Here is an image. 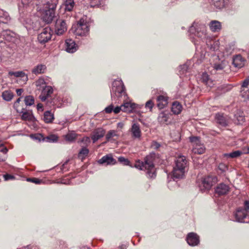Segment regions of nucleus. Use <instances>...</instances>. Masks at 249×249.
Returning <instances> with one entry per match:
<instances>
[{"instance_id": "1", "label": "nucleus", "mask_w": 249, "mask_h": 249, "mask_svg": "<svg viewBox=\"0 0 249 249\" xmlns=\"http://www.w3.org/2000/svg\"><path fill=\"white\" fill-rule=\"evenodd\" d=\"M174 162L173 170L167 176L168 183L171 181V179L174 181L176 179L182 178L185 176L189 165L187 158L182 155L176 157Z\"/></svg>"}, {"instance_id": "2", "label": "nucleus", "mask_w": 249, "mask_h": 249, "mask_svg": "<svg viewBox=\"0 0 249 249\" xmlns=\"http://www.w3.org/2000/svg\"><path fill=\"white\" fill-rule=\"evenodd\" d=\"M111 99L115 103L127 99L125 89L122 80H115L112 83L111 90Z\"/></svg>"}, {"instance_id": "3", "label": "nucleus", "mask_w": 249, "mask_h": 249, "mask_svg": "<svg viewBox=\"0 0 249 249\" xmlns=\"http://www.w3.org/2000/svg\"><path fill=\"white\" fill-rule=\"evenodd\" d=\"M189 31L191 34H194L195 36L200 40L205 42L206 45H209V42L211 40L212 36L208 35L205 24L194 22Z\"/></svg>"}, {"instance_id": "4", "label": "nucleus", "mask_w": 249, "mask_h": 249, "mask_svg": "<svg viewBox=\"0 0 249 249\" xmlns=\"http://www.w3.org/2000/svg\"><path fill=\"white\" fill-rule=\"evenodd\" d=\"M135 167L141 170H147V174L150 178H154L156 177L154 165L151 156H146L143 161H137Z\"/></svg>"}, {"instance_id": "5", "label": "nucleus", "mask_w": 249, "mask_h": 249, "mask_svg": "<svg viewBox=\"0 0 249 249\" xmlns=\"http://www.w3.org/2000/svg\"><path fill=\"white\" fill-rule=\"evenodd\" d=\"M71 30L75 36H84L89 32V27L88 23L81 18L76 25L72 26Z\"/></svg>"}, {"instance_id": "6", "label": "nucleus", "mask_w": 249, "mask_h": 249, "mask_svg": "<svg viewBox=\"0 0 249 249\" xmlns=\"http://www.w3.org/2000/svg\"><path fill=\"white\" fill-rule=\"evenodd\" d=\"M217 181V179L215 176H207L202 179L201 183L199 185L200 189L204 192L208 191Z\"/></svg>"}, {"instance_id": "7", "label": "nucleus", "mask_w": 249, "mask_h": 249, "mask_svg": "<svg viewBox=\"0 0 249 249\" xmlns=\"http://www.w3.org/2000/svg\"><path fill=\"white\" fill-rule=\"evenodd\" d=\"M189 139L192 144V152L194 153L201 154L204 152L205 148L203 144L201 143L199 137H191Z\"/></svg>"}, {"instance_id": "8", "label": "nucleus", "mask_w": 249, "mask_h": 249, "mask_svg": "<svg viewBox=\"0 0 249 249\" xmlns=\"http://www.w3.org/2000/svg\"><path fill=\"white\" fill-rule=\"evenodd\" d=\"M233 215L236 222L245 223L249 221V214L242 207L237 208Z\"/></svg>"}, {"instance_id": "9", "label": "nucleus", "mask_w": 249, "mask_h": 249, "mask_svg": "<svg viewBox=\"0 0 249 249\" xmlns=\"http://www.w3.org/2000/svg\"><path fill=\"white\" fill-rule=\"evenodd\" d=\"M67 20L63 18L57 19L55 24V33L58 36L63 35L67 30Z\"/></svg>"}, {"instance_id": "10", "label": "nucleus", "mask_w": 249, "mask_h": 249, "mask_svg": "<svg viewBox=\"0 0 249 249\" xmlns=\"http://www.w3.org/2000/svg\"><path fill=\"white\" fill-rule=\"evenodd\" d=\"M51 37V29L49 28H45L43 29L42 32L38 35L37 39L40 43L44 44L50 40Z\"/></svg>"}, {"instance_id": "11", "label": "nucleus", "mask_w": 249, "mask_h": 249, "mask_svg": "<svg viewBox=\"0 0 249 249\" xmlns=\"http://www.w3.org/2000/svg\"><path fill=\"white\" fill-rule=\"evenodd\" d=\"M55 17V11L50 9H45L42 15L43 20L47 23L52 22Z\"/></svg>"}, {"instance_id": "12", "label": "nucleus", "mask_w": 249, "mask_h": 249, "mask_svg": "<svg viewBox=\"0 0 249 249\" xmlns=\"http://www.w3.org/2000/svg\"><path fill=\"white\" fill-rule=\"evenodd\" d=\"M186 241L191 246H197L199 243V237L196 233L190 232L186 237Z\"/></svg>"}, {"instance_id": "13", "label": "nucleus", "mask_w": 249, "mask_h": 249, "mask_svg": "<svg viewBox=\"0 0 249 249\" xmlns=\"http://www.w3.org/2000/svg\"><path fill=\"white\" fill-rule=\"evenodd\" d=\"M156 100L157 107L160 109L166 107L168 104V97L165 94L158 96Z\"/></svg>"}, {"instance_id": "14", "label": "nucleus", "mask_w": 249, "mask_h": 249, "mask_svg": "<svg viewBox=\"0 0 249 249\" xmlns=\"http://www.w3.org/2000/svg\"><path fill=\"white\" fill-rule=\"evenodd\" d=\"M105 130L102 128L99 127L95 129L91 135V138L93 143H95L100 138L103 137L105 134Z\"/></svg>"}, {"instance_id": "15", "label": "nucleus", "mask_w": 249, "mask_h": 249, "mask_svg": "<svg viewBox=\"0 0 249 249\" xmlns=\"http://www.w3.org/2000/svg\"><path fill=\"white\" fill-rule=\"evenodd\" d=\"M98 162L106 165H114L116 163V160L113 158L111 154H108L103 156L98 160Z\"/></svg>"}, {"instance_id": "16", "label": "nucleus", "mask_w": 249, "mask_h": 249, "mask_svg": "<svg viewBox=\"0 0 249 249\" xmlns=\"http://www.w3.org/2000/svg\"><path fill=\"white\" fill-rule=\"evenodd\" d=\"M245 59L240 54L234 56L232 58V64L238 69H240L244 66Z\"/></svg>"}, {"instance_id": "17", "label": "nucleus", "mask_w": 249, "mask_h": 249, "mask_svg": "<svg viewBox=\"0 0 249 249\" xmlns=\"http://www.w3.org/2000/svg\"><path fill=\"white\" fill-rule=\"evenodd\" d=\"M77 46L75 41L71 39H67L65 41V50L69 53H73L76 51Z\"/></svg>"}, {"instance_id": "18", "label": "nucleus", "mask_w": 249, "mask_h": 249, "mask_svg": "<svg viewBox=\"0 0 249 249\" xmlns=\"http://www.w3.org/2000/svg\"><path fill=\"white\" fill-rule=\"evenodd\" d=\"M53 92V89L51 86H45L42 89L39 98L40 100L44 102L47 99V98L50 97Z\"/></svg>"}, {"instance_id": "19", "label": "nucleus", "mask_w": 249, "mask_h": 249, "mask_svg": "<svg viewBox=\"0 0 249 249\" xmlns=\"http://www.w3.org/2000/svg\"><path fill=\"white\" fill-rule=\"evenodd\" d=\"M215 119L217 124L221 126H226L228 124L229 117L222 113H217L215 115Z\"/></svg>"}, {"instance_id": "20", "label": "nucleus", "mask_w": 249, "mask_h": 249, "mask_svg": "<svg viewBox=\"0 0 249 249\" xmlns=\"http://www.w3.org/2000/svg\"><path fill=\"white\" fill-rule=\"evenodd\" d=\"M14 33L11 30L8 29L2 30V28H1L0 36H1L0 38L3 40V41L4 40L9 41H11L12 38L14 36Z\"/></svg>"}, {"instance_id": "21", "label": "nucleus", "mask_w": 249, "mask_h": 249, "mask_svg": "<svg viewBox=\"0 0 249 249\" xmlns=\"http://www.w3.org/2000/svg\"><path fill=\"white\" fill-rule=\"evenodd\" d=\"M229 190L228 185L224 183H220L215 188V192L219 196L224 195L229 191Z\"/></svg>"}, {"instance_id": "22", "label": "nucleus", "mask_w": 249, "mask_h": 249, "mask_svg": "<svg viewBox=\"0 0 249 249\" xmlns=\"http://www.w3.org/2000/svg\"><path fill=\"white\" fill-rule=\"evenodd\" d=\"M212 2L215 8L221 9L228 5L231 2V0H212Z\"/></svg>"}, {"instance_id": "23", "label": "nucleus", "mask_w": 249, "mask_h": 249, "mask_svg": "<svg viewBox=\"0 0 249 249\" xmlns=\"http://www.w3.org/2000/svg\"><path fill=\"white\" fill-rule=\"evenodd\" d=\"M211 31L213 32H218L221 29V23L217 20H212L209 23Z\"/></svg>"}, {"instance_id": "24", "label": "nucleus", "mask_w": 249, "mask_h": 249, "mask_svg": "<svg viewBox=\"0 0 249 249\" xmlns=\"http://www.w3.org/2000/svg\"><path fill=\"white\" fill-rule=\"evenodd\" d=\"M131 132L133 137L135 138H139L141 136V131L140 125L138 124L134 123L132 124Z\"/></svg>"}, {"instance_id": "25", "label": "nucleus", "mask_w": 249, "mask_h": 249, "mask_svg": "<svg viewBox=\"0 0 249 249\" xmlns=\"http://www.w3.org/2000/svg\"><path fill=\"white\" fill-rule=\"evenodd\" d=\"M10 20V17L8 13L2 9H0V24L1 23L7 24Z\"/></svg>"}, {"instance_id": "26", "label": "nucleus", "mask_w": 249, "mask_h": 249, "mask_svg": "<svg viewBox=\"0 0 249 249\" xmlns=\"http://www.w3.org/2000/svg\"><path fill=\"white\" fill-rule=\"evenodd\" d=\"M46 70V66L43 64H38L32 70V72L36 75L44 73Z\"/></svg>"}, {"instance_id": "27", "label": "nucleus", "mask_w": 249, "mask_h": 249, "mask_svg": "<svg viewBox=\"0 0 249 249\" xmlns=\"http://www.w3.org/2000/svg\"><path fill=\"white\" fill-rule=\"evenodd\" d=\"M18 112L22 113L21 118L23 120L33 121L35 119L32 113L26 111L24 108H22L21 111H19Z\"/></svg>"}, {"instance_id": "28", "label": "nucleus", "mask_w": 249, "mask_h": 249, "mask_svg": "<svg viewBox=\"0 0 249 249\" xmlns=\"http://www.w3.org/2000/svg\"><path fill=\"white\" fill-rule=\"evenodd\" d=\"M135 105H132V103L129 102H126L124 103L121 106L122 111L125 112L131 113L134 111V107Z\"/></svg>"}, {"instance_id": "29", "label": "nucleus", "mask_w": 249, "mask_h": 249, "mask_svg": "<svg viewBox=\"0 0 249 249\" xmlns=\"http://www.w3.org/2000/svg\"><path fill=\"white\" fill-rule=\"evenodd\" d=\"M169 113L166 111H162L159 114L158 122L160 124H166L169 119Z\"/></svg>"}, {"instance_id": "30", "label": "nucleus", "mask_w": 249, "mask_h": 249, "mask_svg": "<svg viewBox=\"0 0 249 249\" xmlns=\"http://www.w3.org/2000/svg\"><path fill=\"white\" fill-rule=\"evenodd\" d=\"M115 137H118V134L116 131L114 130H110L108 131L106 135V139L107 141L104 143H107V142H114L115 140L113 138Z\"/></svg>"}, {"instance_id": "31", "label": "nucleus", "mask_w": 249, "mask_h": 249, "mask_svg": "<svg viewBox=\"0 0 249 249\" xmlns=\"http://www.w3.org/2000/svg\"><path fill=\"white\" fill-rule=\"evenodd\" d=\"M182 110V106L178 102H175L172 104L171 110L174 114H179Z\"/></svg>"}, {"instance_id": "32", "label": "nucleus", "mask_w": 249, "mask_h": 249, "mask_svg": "<svg viewBox=\"0 0 249 249\" xmlns=\"http://www.w3.org/2000/svg\"><path fill=\"white\" fill-rule=\"evenodd\" d=\"M53 114L51 111H46L44 113L43 120L46 123H50L54 120Z\"/></svg>"}, {"instance_id": "33", "label": "nucleus", "mask_w": 249, "mask_h": 249, "mask_svg": "<svg viewBox=\"0 0 249 249\" xmlns=\"http://www.w3.org/2000/svg\"><path fill=\"white\" fill-rule=\"evenodd\" d=\"M58 3V0H48L45 4V8L55 11Z\"/></svg>"}, {"instance_id": "34", "label": "nucleus", "mask_w": 249, "mask_h": 249, "mask_svg": "<svg viewBox=\"0 0 249 249\" xmlns=\"http://www.w3.org/2000/svg\"><path fill=\"white\" fill-rule=\"evenodd\" d=\"M8 74L10 76L14 75L16 77H21L23 78L24 81H27L28 79L27 75L22 71H18L15 72L10 71L8 72Z\"/></svg>"}, {"instance_id": "35", "label": "nucleus", "mask_w": 249, "mask_h": 249, "mask_svg": "<svg viewBox=\"0 0 249 249\" xmlns=\"http://www.w3.org/2000/svg\"><path fill=\"white\" fill-rule=\"evenodd\" d=\"M1 96L4 100L9 102L13 99L14 94L11 90H6L2 93Z\"/></svg>"}, {"instance_id": "36", "label": "nucleus", "mask_w": 249, "mask_h": 249, "mask_svg": "<svg viewBox=\"0 0 249 249\" xmlns=\"http://www.w3.org/2000/svg\"><path fill=\"white\" fill-rule=\"evenodd\" d=\"M75 5L74 0H66L65 2V10L71 12Z\"/></svg>"}, {"instance_id": "37", "label": "nucleus", "mask_w": 249, "mask_h": 249, "mask_svg": "<svg viewBox=\"0 0 249 249\" xmlns=\"http://www.w3.org/2000/svg\"><path fill=\"white\" fill-rule=\"evenodd\" d=\"M77 137L76 134L73 131H69L65 136V140L69 142H73L75 141Z\"/></svg>"}, {"instance_id": "38", "label": "nucleus", "mask_w": 249, "mask_h": 249, "mask_svg": "<svg viewBox=\"0 0 249 249\" xmlns=\"http://www.w3.org/2000/svg\"><path fill=\"white\" fill-rule=\"evenodd\" d=\"M209 45H207L208 47L212 51H216L219 49V43L218 41L213 40L212 37L211 40L209 42Z\"/></svg>"}, {"instance_id": "39", "label": "nucleus", "mask_w": 249, "mask_h": 249, "mask_svg": "<svg viewBox=\"0 0 249 249\" xmlns=\"http://www.w3.org/2000/svg\"><path fill=\"white\" fill-rule=\"evenodd\" d=\"M201 80L202 82L206 85L211 87L212 85V81L209 78L208 74L204 72L201 75Z\"/></svg>"}, {"instance_id": "40", "label": "nucleus", "mask_w": 249, "mask_h": 249, "mask_svg": "<svg viewBox=\"0 0 249 249\" xmlns=\"http://www.w3.org/2000/svg\"><path fill=\"white\" fill-rule=\"evenodd\" d=\"M242 154V151L237 150L229 153H225L224 156L227 158H236L239 157Z\"/></svg>"}, {"instance_id": "41", "label": "nucleus", "mask_w": 249, "mask_h": 249, "mask_svg": "<svg viewBox=\"0 0 249 249\" xmlns=\"http://www.w3.org/2000/svg\"><path fill=\"white\" fill-rule=\"evenodd\" d=\"M24 102L27 106H31L34 104L35 99L33 96L28 95L24 98Z\"/></svg>"}, {"instance_id": "42", "label": "nucleus", "mask_w": 249, "mask_h": 249, "mask_svg": "<svg viewBox=\"0 0 249 249\" xmlns=\"http://www.w3.org/2000/svg\"><path fill=\"white\" fill-rule=\"evenodd\" d=\"M240 95L244 99H247L249 98V89L241 88Z\"/></svg>"}, {"instance_id": "43", "label": "nucleus", "mask_w": 249, "mask_h": 249, "mask_svg": "<svg viewBox=\"0 0 249 249\" xmlns=\"http://www.w3.org/2000/svg\"><path fill=\"white\" fill-rule=\"evenodd\" d=\"M89 153V150L86 147H82L81 149L80 150L78 157L80 158L83 159L86 157Z\"/></svg>"}, {"instance_id": "44", "label": "nucleus", "mask_w": 249, "mask_h": 249, "mask_svg": "<svg viewBox=\"0 0 249 249\" xmlns=\"http://www.w3.org/2000/svg\"><path fill=\"white\" fill-rule=\"evenodd\" d=\"M57 140L58 137L54 135H51L42 139L43 141H46L49 142H55L57 141Z\"/></svg>"}, {"instance_id": "45", "label": "nucleus", "mask_w": 249, "mask_h": 249, "mask_svg": "<svg viewBox=\"0 0 249 249\" xmlns=\"http://www.w3.org/2000/svg\"><path fill=\"white\" fill-rule=\"evenodd\" d=\"M104 5L103 0H94L90 2V6L91 7H102Z\"/></svg>"}, {"instance_id": "46", "label": "nucleus", "mask_w": 249, "mask_h": 249, "mask_svg": "<svg viewBox=\"0 0 249 249\" xmlns=\"http://www.w3.org/2000/svg\"><path fill=\"white\" fill-rule=\"evenodd\" d=\"M226 62L222 61L220 63H216L214 64L213 68L216 71H221L223 70L226 67Z\"/></svg>"}, {"instance_id": "47", "label": "nucleus", "mask_w": 249, "mask_h": 249, "mask_svg": "<svg viewBox=\"0 0 249 249\" xmlns=\"http://www.w3.org/2000/svg\"><path fill=\"white\" fill-rule=\"evenodd\" d=\"M188 69V66L186 64L180 65L179 67V74L181 75L186 74Z\"/></svg>"}, {"instance_id": "48", "label": "nucleus", "mask_w": 249, "mask_h": 249, "mask_svg": "<svg viewBox=\"0 0 249 249\" xmlns=\"http://www.w3.org/2000/svg\"><path fill=\"white\" fill-rule=\"evenodd\" d=\"M154 105V102L152 100H149L146 102L145 108L146 109H149L150 111H152Z\"/></svg>"}, {"instance_id": "49", "label": "nucleus", "mask_w": 249, "mask_h": 249, "mask_svg": "<svg viewBox=\"0 0 249 249\" xmlns=\"http://www.w3.org/2000/svg\"><path fill=\"white\" fill-rule=\"evenodd\" d=\"M118 160L120 162L123 163L124 165H128L130 163L129 160L127 159H125L123 157H119Z\"/></svg>"}, {"instance_id": "50", "label": "nucleus", "mask_w": 249, "mask_h": 249, "mask_svg": "<svg viewBox=\"0 0 249 249\" xmlns=\"http://www.w3.org/2000/svg\"><path fill=\"white\" fill-rule=\"evenodd\" d=\"M151 146L152 148L157 150L160 147L161 145L160 143L158 142H157L153 141L152 142Z\"/></svg>"}, {"instance_id": "51", "label": "nucleus", "mask_w": 249, "mask_h": 249, "mask_svg": "<svg viewBox=\"0 0 249 249\" xmlns=\"http://www.w3.org/2000/svg\"><path fill=\"white\" fill-rule=\"evenodd\" d=\"M27 180L28 181L32 182L36 184H40L41 182V180L37 178H28L27 179Z\"/></svg>"}, {"instance_id": "52", "label": "nucleus", "mask_w": 249, "mask_h": 249, "mask_svg": "<svg viewBox=\"0 0 249 249\" xmlns=\"http://www.w3.org/2000/svg\"><path fill=\"white\" fill-rule=\"evenodd\" d=\"M72 16L71 12H69L68 11H66L65 10V12L63 15V17L62 18L66 19L67 21H68V18H70Z\"/></svg>"}, {"instance_id": "53", "label": "nucleus", "mask_w": 249, "mask_h": 249, "mask_svg": "<svg viewBox=\"0 0 249 249\" xmlns=\"http://www.w3.org/2000/svg\"><path fill=\"white\" fill-rule=\"evenodd\" d=\"M248 86H249V76L243 81L241 88L249 89Z\"/></svg>"}, {"instance_id": "54", "label": "nucleus", "mask_w": 249, "mask_h": 249, "mask_svg": "<svg viewBox=\"0 0 249 249\" xmlns=\"http://www.w3.org/2000/svg\"><path fill=\"white\" fill-rule=\"evenodd\" d=\"M242 208L249 214V200L244 202Z\"/></svg>"}, {"instance_id": "55", "label": "nucleus", "mask_w": 249, "mask_h": 249, "mask_svg": "<svg viewBox=\"0 0 249 249\" xmlns=\"http://www.w3.org/2000/svg\"><path fill=\"white\" fill-rule=\"evenodd\" d=\"M113 106L111 104L105 108V111L107 113H110L113 111Z\"/></svg>"}, {"instance_id": "56", "label": "nucleus", "mask_w": 249, "mask_h": 249, "mask_svg": "<svg viewBox=\"0 0 249 249\" xmlns=\"http://www.w3.org/2000/svg\"><path fill=\"white\" fill-rule=\"evenodd\" d=\"M90 142V140L89 137H85L83 138V139L81 140V142H84L85 144H88Z\"/></svg>"}, {"instance_id": "57", "label": "nucleus", "mask_w": 249, "mask_h": 249, "mask_svg": "<svg viewBox=\"0 0 249 249\" xmlns=\"http://www.w3.org/2000/svg\"><path fill=\"white\" fill-rule=\"evenodd\" d=\"M21 97H19L18 98L17 100L14 103V107L16 109L17 112H19V110H18V104L21 101Z\"/></svg>"}, {"instance_id": "58", "label": "nucleus", "mask_w": 249, "mask_h": 249, "mask_svg": "<svg viewBox=\"0 0 249 249\" xmlns=\"http://www.w3.org/2000/svg\"><path fill=\"white\" fill-rule=\"evenodd\" d=\"M122 110V106H117L116 107H115L114 108H113V112L115 113V114H118L119 113L120 111Z\"/></svg>"}, {"instance_id": "59", "label": "nucleus", "mask_w": 249, "mask_h": 249, "mask_svg": "<svg viewBox=\"0 0 249 249\" xmlns=\"http://www.w3.org/2000/svg\"><path fill=\"white\" fill-rule=\"evenodd\" d=\"M3 178L5 180H8L9 179H13L15 177L13 176H12L9 174H5L3 176Z\"/></svg>"}, {"instance_id": "60", "label": "nucleus", "mask_w": 249, "mask_h": 249, "mask_svg": "<svg viewBox=\"0 0 249 249\" xmlns=\"http://www.w3.org/2000/svg\"><path fill=\"white\" fill-rule=\"evenodd\" d=\"M44 84H45V82L43 79H39L36 83L37 86H41Z\"/></svg>"}, {"instance_id": "61", "label": "nucleus", "mask_w": 249, "mask_h": 249, "mask_svg": "<svg viewBox=\"0 0 249 249\" xmlns=\"http://www.w3.org/2000/svg\"><path fill=\"white\" fill-rule=\"evenodd\" d=\"M238 123L241 124L242 123L245 122V118L243 116H239V118H237Z\"/></svg>"}, {"instance_id": "62", "label": "nucleus", "mask_w": 249, "mask_h": 249, "mask_svg": "<svg viewBox=\"0 0 249 249\" xmlns=\"http://www.w3.org/2000/svg\"><path fill=\"white\" fill-rule=\"evenodd\" d=\"M42 138L43 136L40 134H38L36 135L34 137L35 139L38 140L39 141H40Z\"/></svg>"}, {"instance_id": "63", "label": "nucleus", "mask_w": 249, "mask_h": 249, "mask_svg": "<svg viewBox=\"0 0 249 249\" xmlns=\"http://www.w3.org/2000/svg\"><path fill=\"white\" fill-rule=\"evenodd\" d=\"M23 92V89H16V92L18 96H20Z\"/></svg>"}, {"instance_id": "64", "label": "nucleus", "mask_w": 249, "mask_h": 249, "mask_svg": "<svg viewBox=\"0 0 249 249\" xmlns=\"http://www.w3.org/2000/svg\"><path fill=\"white\" fill-rule=\"evenodd\" d=\"M43 106L42 104L39 103L37 105V109L38 111H43Z\"/></svg>"}]
</instances>
